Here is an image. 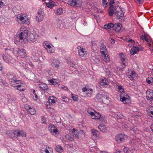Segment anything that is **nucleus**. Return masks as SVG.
I'll return each mask as SVG.
<instances>
[{
	"label": "nucleus",
	"instance_id": "1",
	"mask_svg": "<svg viewBox=\"0 0 153 153\" xmlns=\"http://www.w3.org/2000/svg\"><path fill=\"white\" fill-rule=\"evenodd\" d=\"M114 13L119 19L124 16L123 12L119 6H116L114 8H110L109 9V14L110 16H112Z\"/></svg>",
	"mask_w": 153,
	"mask_h": 153
},
{
	"label": "nucleus",
	"instance_id": "2",
	"mask_svg": "<svg viewBox=\"0 0 153 153\" xmlns=\"http://www.w3.org/2000/svg\"><path fill=\"white\" fill-rule=\"evenodd\" d=\"M68 4L73 7H80L82 5V1L81 0H68Z\"/></svg>",
	"mask_w": 153,
	"mask_h": 153
},
{
	"label": "nucleus",
	"instance_id": "3",
	"mask_svg": "<svg viewBox=\"0 0 153 153\" xmlns=\"http://www.w3.org/2000/svg\"><path fill=\"white\" fill-rule=\"evenodd\" d=\"M29 32L27 30H24L23 31L21 32L19 36V41L22 42V40L24 39L27 40V38Z\"/></svg>",
	"mask_w": 153,
	"mask_h": 153
},
{
	"label": "nucleus",
	"instance_id": "4",
	"mask_svg": "<svg viewBox=\"0 0 153 153\" xmlns=\"http://www.w3.org/2000/svg\"><path fill=\"white\" fill-rule=\"evenodd\" d=\"M44 15V12L42 9H39L38 11L37 14L36 16V19L38 22L42 21Z\"/></svg>",
	"mask_w": 153,
	"mask_h": 153
},
{
	"label": "nucleus",
	"instance_id": "5",
	"mask_svg": "<svg viewBox=\"0 0 153 153\" xmlns=\"http://www.w3.org/2000/svg\"><path fill=\"white\" fill-rule=\"evenodd\" d=\"M126 136L122 134H119L116 135L115 140L118 143H121L124 141L126 138H127Z\"/></svg>",
	"mask_w": 153,
	"mask_h": 153
},
{
	"label": "nucleus",
	"instance_id": "6",
	"mask_svg": "<svg viewBox=\"0 0 153 153\" xmlns=\"http://www.w3.org/2000/svg\"><path fill=\"white\" fill-rule=\"evenodd\" d=\"M38 37V36L35 33H29L27 41L29 42H35Z\"/></svg>",
	"mask_w": 153,
	"mask_h": 153
},
{
	"label": "nucleus",
	"instance_id": "7",
	"mask_svg": "<svg viewBox=\"0 0 153 153\" xmlns=\"http://www.w3.org/2000/svg\"><path fill=\"white\" fill-rule=\"evenodd\" d=\"M17 56L24 58L26 56V51L22 48H19L17 51Z\"/></svg>",
	"mask_w": 153,
	"mask_h": 153
},
{
	"label": "nucleus",
	"instance_id": "8",
	"mask_svg": "<svg viewBox=\"0 0 153 153\" xmlns=\"http://www.w3.org/2000/svg\"><path fill=\"white\" fill-rule=\"evenodd\" d=\"M146 98L148 100L150 101L153 100V91L152 90H147L146 92Z\"/></svg>",
	"mask_w": 153,
	"mask_h": 153
},
{
	"label": "nucleus",
	"instance_id": "9",
	"mask_svg": "<svg viewBox=\"0 0 153 153\" xmlns=\"http://www.w3.org/2000/svg\"><path fill=\"white\" fill-rule=\"evenodd\" d=\"M106 94L104 93V94H97L95 97V100L99 102L102 101L103 99L106 96Z\"/></svg>",
	"mask_w": 153,
	"mask_h": 153
},
{
	"label": "nucleus",
	"instance_id": "10",
	"mask_svg": "<svg viewBox=\"0 0 153 153\" xmlns=\"http://www.w3.org/2000/svg\"><path fill=\"white\" fill-rule=\"evenodd\" d=\"M122 25L120 23H117L113 24V29L117 32H120L121 30Z\"/></svg>",
	"mask_w": 153,
	"mask_h": 153
},
{
	"label": "nucleus",
	"instance_id": "11",
	"mask_svg": "<svg viewBox=\"0 0 153 153\" xmlns=\"http://www.w3.org/2000/svg\"><path fill=\"white\" fill-rule=\"evenodd\" d=\"M77 49H78V52L79 55L81 56H84L86 53L85 49L83 48H81L80 46H78L77 48Z\"/></svg>",
	"mask_w": 153,
	"mask_h": 153
},
{
	"label": "nucleus",
	"instance_id": "12",
	"mask_svg": "<svg viewBox=\"0 0 153 153\" xmlns=\"http://www.w3.org/2000/svg\"><path fill=\"white\" fill-rule=\"evenodd\" d=\"M2 57L4 61L6 62H10L13 63L14 60L11 56H9V57L5 56L4 55H2Z\"/></svg>",
	"mask_w": 153,
	"mask_h": 153
},
{
	"label": "nucleus",
	"instance_id": "13",
	"mask_svg": "<svg viewBox=\"0 0 153 153\" xmlns=\"http://www.w3.org/2000/svg\"><path fill=\"white\" fill-rule=\"evenodd\" d=\"M100 51L102 55L107 53L105 46L103 44H101L100 47Z\"/></svg>",
	"mask_w": 153,
	"mask_h": 153
},
{
	"label": "nucleus",
	"instance_id": "14",
	"mask_svg": "<svg viewBox=\"0 0 153 153\" xmlns=\"http://www.w3.org/2000/svg\"><path fill=\"white\" fill-rule=\"evenodd\" d=\"M48 129L50 132L52 133H56L58 131L57 128L55 127V126L53 125H50Z\"/></svg>",
	"mask_w": 153,
	"mask_h": 153
},
{
	"label": "nucleus",
	"instance_id": "15",
	"mask_svg": "<svg viewBox=\"0 0 153 153\" xmlns=\"http://www.w3.org/2000/svg\"><path fill=\"white\" fill-rule=\"evenodd\" d=\"M120 57L121 59V60L123 63V65H122V67H120L121 68H125L126 65L124 62L125 61V56L124 54H122L121 53L120 54Z\"/></svg>",
	"mask_w": 153,
	"mask_h": 153
},
{
	"label": "nucleus",
	"instance_id": "16",
	"mask_svg": "<svg viewBox=\"0 0 153 153\" xmlns=\"http://www.w3.org/2000/svg\"><path fill=\"white\" fill-rule=\"evenodd\" d=\"M11 85L14 87L15 89L18 90L20 91H23L25 89L24 88H23V86L21 85H15V84H13V85Z\"/></svg>",
	"mask_w": 153,
	"mask_h": 153
},
{
	"label": "nucleus",
	"instance_id": "17",
	"mask_svg": "<svg viewBox=\"0 0 153 153\" xmlns=\"http://www.w3.org/2000/svg\"><path fill=\"white\" fill-rule=\"evenodd\" d=\"M109 84L108 81L105 78L102 79L100 82V85L103 87H106V86L108 85Z\"/></svg>",
	"mask_w": 153,
	"mask_h": 153
},
{
	"label": "nucleus",
	"instance_id": "18",
	"mask_svg": "<svg viewBox=\"0 0 153 153\" xmlns=\"http://www.w3.org/2000/svg\"><path fill=\"white\" fill-rule=\"evenodd\" d=\"M91 131L93 138L94 137V139L97 138L99 135V132L96 130L94 129H92Z\"/></svg>",
	"mask_w": 153,
	"mask_h": 153
},
{
	"label": "nucleus",
	"instance_id": "19",
	"mask_svg": "<svg viewBox=\"0 0 153 153\" xmlns=\"http://www.w3.org/2000/svg\"><path fill=\"white\" fill-rule=\"evenodd\" d=\"M8 78L11 82H13L14 80L16 79L17 77L16 75L14 74H10L8 75Z\"/></svg>",
	"mask_w": 153,
	"mask_h": 153
},
{
	"label": "nucleus",
	"instance_id": "20",
	"mask_svg": "<svg viewBox=\"0 0 153 153\" xmlns=\"http://www.w3.org/2000/svg\"><path fill=\"white\" fill-rule=\"evenodd\" d=\"M139 51V48L137 47H135L131 49L130 53L132 55H134L138 52Z\"/></svg>",
	"mask_w": 153,
	"mask_h": 153
},
{
	"label": "nucleus",
	"instance_id": "21",
	"mask_svg": "<svg viewBox=\"0 0 153 153\" xmlns=\"http://www.w3.org/2000/svg\"><path fill=\"white\" fill-rule=\"evenodd\" d=\"M94 115L92 116V119H100V120H102V116L99 113H96L95 114H94Z\"/></svg>",
	"mask_w": 153,
	"mask_h": 153
},
{
	"label": "nucleus",
	"instance_id": "22",
	"mask_svg": "<svg viewBox=\"0 0 153 153\" xmlns=\"http://www.w3.org/2000/svg\"><path fill=\"white\" fill-rule=\"evenodd\" d=\"M39 88L44 91L47 90L48 89V87L47 84L44 83H42L40 84L39 86Z\"/></svg>",
	"mask_w": 153,
	"mask_h": 153
},
{
	"label": "nucleus",
	"instance_id": "23",
	"mask_svg": "<svg viewBox=\"0 0 153 153\" xmlns=\"http://www.w3.org/2000/svg\"><path fill=\"white\" fill-rule=\"evenodd\" d=\"M55 3L53 1H50L49 2L47 3L46 4V5L47 7L52 9L53 8L54 6H55Z\"/></svg>",
	"mask_w": 153,
	"mask_h": 153
},
{
	"label": "nucleus",
	"instance_id": "24",
	"mask_svg": "<svg viewBox=\"0 0 153 153\" xmlns=\"http://www.w3.org/2000/svg\"><path fill=\"white\" fill-rule=\"evenodd\" d=\"M98 128L103 132H105L107 130L106 127L103 124L100 125L98 126Z\"/></svg>",
	"mask_w": 153,
	"mask_h": 153
},
{
	"label": "nucleus",
	"instance_id": "25",
	"mask_svg": "<svg viewBox=\"0 0 153 153\" xmlns=\"http://www.w3.org/2000/svg\"><path fill=\"white\" fill-rule=\"evenodd\" d=\"M60 63L59 61L58 60H55L52 62L53 66H54L56 68H58L59 67Z\"/></svg>",
	"mask_w": 153,
	"mask_h": 153
},
{
	"label": "nucleus",
	"instance_id": "26",
	"mask_svg": "<svg viewBox=\"0 0 153 153\" xmlns=\"http://www.w3.org/2000/svg\"><path fill=\"white\" fill-rule=\"evenodd\" d=\"M56 98L54 97L51 96L48 98V101L50 103H54L56 102Z\"/></svg>",
	"mask_w": 153,
	"mask_h": 153
},
{
	"label": "nucleus",
	"instance_id": "27",
	"mask_svg": "<svg viewBox=\"0 0 153 153\" xmlns=\"http://www.w3.org/2000/svg\"><path fill=\"white\" fill-rule=\"evenodd\" d=\"M103 56V59L105 62H107L110 60V58L108 55L107 54V53L102 54Z\"/></svg>",
	"mask_w": 153,
	"mask_h": 153
},
{
	"label": "nucleus",
	"instance_id": "28",
	"mask_svg": "<svg viewBox=\"0 0 153 153\" xmlns=\"http://www.w3.org/2000/svg\"><path fill=\"white\" fill-rule=\"evenodd\" d=\"M113 24L111 23H109L108 24L105 25L104 26V28L106 29H110L111 28H113Z\"/></svg>",
	"mask_w": 153,
	"mask_h": 153
},
{
	"label": "nucleus",
	"instance_id": "29",
	"mask_svg": "<svg viewBox=\"0 0 153 153\" xmlns=\"http://www.w3.org/2000/svg\"><path fill=\"white\" fill-rule=\"evenodd\" d=\"M28 111V112L31 115H34L36 113V111L34 108H31L30 107Z\"/></svg>",
	"mask_w": 153,
	"mask_h": 153
},
{
	"label": "nucleus",
	"instance_id": "30",
	"mask_svg": "<svg viewBox=\"0 0 153 153\" xmlns=\"http://www.w3.org/2000/svg\"><path fill=\"white\" fill-rule=\"evenodd\" d=\"M13 134H14V135L16 137V138H17V137H18L20 136V133L19 132V130H15V131H14L13 132Z\"/></svg>",
	"mask_w": 153,
	"mask_h": 153
},
{
	"label": "nucleus",
	"instance_id": "31",
	"mask_svg": "<svg viewBox=\"0 0 153 153\" xmlns=\"http://www.w3.org/2000/svg\"><path fill=\"white\" fill-rule=\"evenodd\" d=\"M56 151L59 152H62L63 151L62 147L59 146H56Z\"/></svg>",
	"mask_w": 153,
	"mask_h": 153
},
{
	"label": "nucleus",
	"instance_id": "32",
	"mask_svg": "<svg viewBox=\"0 0 153 153\" xmlns=\"http://www.w3.org/2000/svg\"><path fill=\"white\" fill-rule=\"evenodd\" d=\"M17 18L18 19H19L20 21H22L23 22L26 21V20L24 18V17L20 14H18L17 16Z\"/></svg>",
	"mask_w": 153,
	"mask_h": 153
},
{
	"label": "nucleus",
	"instance_id": "33",
	"mask_svg": "<svg viewBox=\"0 0 153 153\" xmlns=\"http://www.w3.org/2000/svg\"><path fill=\"white\" fill-rule=\"evenodd\" d=\"M129 97L128 96H126V97H122L121 99V101L123 102L124 103H126V101L127 100H128V98Z\"/></svg>",
	"mask_w": 153,
	"mask_h": 153
},
{
	"label": "nucleus",
	"instance_id": "34",
	"mask_svg": "<svg viewBox=\"0 0 153 153\" xmlns=\"http://www.w3.org/2000/svg\"><path fill=\"white\" fill-rule=\"evenodd\" d=\"M48 80L52 85H55L56 84L57 82H56V79H52Z\"/></svg>",
	"mask_w": 153,
	"mask_h": 153
},
{
	"label": "nucleus",
	"instance_id": "35",
	"mask_svg": "<svg viewBox=\"0 0 153 153\" xmlns=\"http://www.w3.org/2000/svg\"><path fill=\"white\" fill-rule=\"evenodd\" d=\"M146 82L149 84H153V79L151 77L147 79Z\"/></svg>",
	"mask_w": 153,
	"mask_h": 153
},
{
	"label": "nucleus",
	"instance_id": "36",
	"mask_svg": "<svg viewBox=\"0 0 153 153\" xmlns=\"http://www.w3.org/2000/svg\"><path fill=\"white\" fill-rule=\"evenodd\" d=\"M63 12V10L62 9L59 8L56 10V14L58 15L61 14Z\"/></svg>",
	"mask_w": 153,
	"mask_h": 153
},
{
	"label": "nucleus",
	"instance_id": "37",
	"mask_svg": "<svg viewBox=\"0 0 153 153\" xmlns=\"http://www.w3.org/2000/svg\"><path fill=\"white\" fill-rule=\"evenodd\" d=\"M140 39L143 41L145 40L147 42H149V39L146 36H140Z\"/></svg>",
	"mask_w": 153,
	"mask_h": 153
},
{
	"label": "nucleus",
	"instance_id": "38",
	"mask_svg": "<svg viewBox=\"0 0 153 153\" xmlns=\"http://www.w3.org/2000/svg\"><path fill=\"white\" fill-rule=\"evenodd\" d=\"M9 136L10 138H12L13 139H16L14 134L13 132H10L9 134Z\"/></svg>",
	"mask_w": 153,
	"mask_h": 153
},
{
	"label": "nucleus",
	"instance_id": "39",
	"mask_svg": "<svg viewBox=\"0 0 153 153\" xmlns=\"http://www.w3.org/2000/svg\"><path fill=\"white\" fill-rule=\"evenodd\" d=\"M20 133V136H22V137H25L26 136V133L23 131H19Z\"/></svg>",
	"mask_w": 153,
	"mask_h": 153
},
{
	"label": "nucleus",
	"instance_id": "40",
	"mask_svg": "<svg viewBox=\"0 0 153 153\" xmlns=\"http://www.w3.org/2000/svg\"><path fill=\"white\" fill-rule=\"evenodd\" d=\"M13 82H15L16 84H21V85L23 84V83L20 80H18L17 79V77L16 79L14 80V81Z\"/></svg>",
	"mask_w": 153,
	"mask_h": 153
},
{
	"label": "nucleus",
	"instance_id": "41",
	"mask_svg": "<svg viewBox=\"0 0 153 153\" xmlns=\"http://www.w3.org/2000/svg\"><path fill=\"white\" fill-rule=\"evenodd\" d=\"M135 74V73L134 72V71H132L131 74L132 75H128V77L129 79L131 80H134V77L133 76V75L134 74Z\"/></svg>",
	"mask_w": 153,
	"mask_h": 153
},
{
	"label": "nucleus",
	"instance_id": "42",
	"mask_svg": "<svg viewBox=\"0 0 153 153\" xmlns=\"http://www.w3.org/2000/svg\"><path fill=\"white\" fill-rule=\"evenodd\" d=\"M65 137H66V138L69 141H71L74 140L72 137H71V136H70L68 134H66L65 136Z\"/></svg>",
	"mask_w": 153,
	"mask_h": 153
},
{
	"label": "nucleus",
	"instance_id": "43",
	"mask_svg": "<svg viewBox=\"0 0 153 153\" xmlns=\"http://www.w3.org/2000/svg\"><path fill=\"white\" fill-rule=\"evenodd\" d=\"M79 136L80 137H85V134L84 133L83 131H81L79 132Z\"/></svg>",
	"mask_w": 153,
	"mask_h": 153
},
{
	"label": "nucleus",
	"instance_id": "44",
	"mask_svg": "<svg viewBox=\"0 0 153 153\" xmlns=\"http://www.w3.org/2000/svg\"><path fill=\"white\" fill-rule=\"evenodd\" d=\"M114 3V0H110V2L109 3V5L110 6V7L109 8V9L110 8H114V7H112L113 6V5L112 4Z\"/></svg>",
	"mask_w": 153,
	"mask_h": 153
},
{
	"label": "nucleus",
	"instance_id": "45",
	"mask_svg": "<svg viewBox=\"0 0 153 153\" xmlns=\"http://www.w3.org/2000/svg\"><path fill=\"white\" fill-rule=\"evenodd\" d=\"M102 3L103 7H106L108 4L107 1L106 0H102Z\"/></svg>",
	"mask_w": 153,
	"mask_h": 153
},
{
	"label": "nucleus",
	"instance_id": "46",
	"mask_svg": "<svg viewBox=\"0 0 153 153\" xmlns=\"http://www.w3.org/2000/svg\"><path fill=\"white\" fill-rule=\"evenodd\" d=\"M42 123L44 124H46V119L45 117H42Z\"/></svg>",
	"mask_w": 153,
	"mask_h": 153
},
{
	"label": "nucleus",
	"instance_id": "47",
	"mask_svg": "<svg viewBox=\"0 0 153 153\" xmlns=\"http://www.w3.org/2000/svg\"><path fill=\"white\" fill-rule=\"evenodd\" d=\"M118 89L120 92H123L124 91V89L122 86H119Z\"/></svg>",
	"mask_w": 153,
	"mask_h": 153
},
{
	"label": "nucleus",
	"instance_id": "48",
	"mask_svg": "<svg viewBox=\"0 0 153 153\" xmlns=\"http://www.w3.org/2000/svg\"><path fill=\"white\" fill-rule=\"evenodd\" d=\"M88 113L91 116V117L92 118V116L94 115V113L91 111L90 110H88Z\"/></svg>",
	"mask_w": 153,
	"mask_h": 153
},
{
	"label": "nucleus",
	"instance_id": "49",
	"mask_svg": "<svg viewBox=\"0 0 153 153\" xmlns=\"http://www.w3.org/2000/svg\"><path fill=\"white\" fill-rule=\"evenodd\" d=\"M72 98L73 99V100L74 101H76L78 100V97L76 95L72 96Z\"/></svg>",
	"mask_w": 153,
	"mask_h": 153
},
{
	"label": "nucleus",
	"instance_id": "50",
	"mask_svg": "<svg viewBox=\"0 0 153 153\" xmlns=\"http://www.w3.org/2000/svg\"><path fill=\"white\" fill-rule=\"evenodd\" d=\"M137 3L142 4L143 2V0H134Z\"/></svg>",
	"mask_w": 153,
	"mask_h": 153
},
{
	"label": "nucleus",
	"instance_id": "51",
	"mask_svg": "<svg viewBox=\"0 0 153 153\" xmlns=\"http://www.w3.org/2000/svg\"><path fill=\"white\" fill-rule=\"evenodd\" d=\"M91 43L92 46L95 45L96 44L95 40L94 39L93 40L91 41Z\"/></svg>",
	"mask_w": 153,
	"mask_h": 153
},
{
	"label": "nucleus",
	"instance_id": "52",
	"mask_svg": "<svg viewBox=\"0 0 153 153\" xmlns=\"http://www.w3.org/2000/svg\"><path fill=\"white\" fill-rule=\"evenodd\" d=\"M34 95L33 97V99L35 100H37L38 99L37 95L36 94H34Z\"/></svg>",
	"mask_w": 153,
	"mask_h": 153
},
{
	"label": "nucleus",
	"instance_id": "53",
	"mask_svg": "<svg viewBox=\"0 0 153 153\" xmlns=\"http://www.w3.org/2000/svg\"><path fill=\"white\" fill-rule=\"evenodd\" d=\"M73 135L74 137H79V132H77L76 133V134H73Z\"/></svg>",
	"mask_w": 153,
	"mask_h": 153
},
{
	"label": "nucleus",
	"instance_id": "54",
	"mask_svg": "<svg viewBox=\"0 0 153 153\" xmlns=\"http://www.w3.org/2000/svg\"><path fill=\"white\" fill-rule=\"evenodd\" d=\"M127 42H128L131 43V44L134 43L135 42L132 39H128Z\"/></svg>",
	"mask_w": 153,
	"mask_h": 153
},
{
	"label": "nucleus",
	"instance_id": "55",
	"mask_svg": "<svg viewBox=\"0 0 153 153\" xmlns=\"http://www.w3.org/2000/svg\"><path fill=\"white\" fill-rule=\"evenodd\" d=\"M68 64L69 65H70L71 67H74V65L72 63L70 62H68Z\"/></svg>",
	"mask_w": 153,
	"mask_h": 153
},
{
	"label": "nucleus",
	"instance_id": "56",
	"mask_svg": "<svg viewBox=\"0 0 153 153\" xmlns=\"http://www.w3.org/2000/svg\"><path fill=\"white\" fill-rule=\"evenodd\" d=\"M3 6V2L1 1H0V8L2 7Z\"/></svg>",
	"mask_w": 153,
	"mask_h": 153
},
{
	"label": "nucleus",
	"instance_id": "57",
	"mask_svg": "<svg viewBox=\"0 0 153 153\" xmlns=\"http://www.w3.org/2000/svg\"><path fill=\"white\" fill-rule=\"evenodd\" d=\"M106 96L105 97H106L105 98V100H107L108 101V102H109L110 101V98L109 97H107V94H106Z\"/></svg>",
	"mask_w": 153,
	"mask_h": 153
},
{
	"label": "nucleus",
	"instance_id": "58",
	"mask_svg": "<svg viewBox=\"0 0 153 153\" xmlns=\"http://www.w3.org/2000/svg\"><path fill=\"white\" fill-rule=\"evenodd\" d=\"M47 50L48 53H53V52L52 51L51 49H47Z\"/></svg>",
	"mask_w": 153,
	"mask_h": 153
},
{
	"label": "nucleus",
	"instance_id": "59",
	"mask_svg": "<svg viewBox=\"0 0 153 153\" xmlns=\"http://www.w3.org/2000/svg\"><path fill=\"white\" fill-rule=\"evenodd\" d=\"M82 91L84 92H85L88 91L86 87L83 88L82 89Z\"/></svg>",
	"mask_w": 153,
	"mask_h": 153
},
{
	"label": "nucleus",
	"instance_id": "60",
	"mask_svg": "<svg viewBox=\"0 0 153 153\" xmlns=\"http://www.w3.org/2000/svg\"><path fill=\"white\" fill-rule=\"evenodd\" d=\"M111 44H114L115 43V40L112 38L111 39Z\"/></svg>",
	"mask_w": 153,
	"mask_h": 153
},
{
	"label": "nucleus",
	"instance_id": "61",
	"mask_svg": "<svg viewBox=\"0 0 153 153\" xmlns=\"http://www.w3.org/2000/svg\"><path fill=\"white\" fill-rule=\"evenodd\" d=\"M68 101V99L67 97H65V99H64V100H62L63 101L67 102Z\"/></svg>",
	"mask_w": 153,
	"mask_h": 153
},
{
	"label": "nucleus",
	"instance_id": "62",
	"mask_svg": "<svg viewBox=\"0 0 153 153\" xmlns=\"http://www.w3.org/2000/svg\"><path fill=\"white\" fill-rule=\"evenodd\" d=\"M61 88L62 89H63L64 90H66L68 89V88H67V87L65 86L62 87Z\"/></svg>",
	"mask_w": 153,
	"mask_h": 153
},
{
	"label": "nucleus",
	"instance_id": "63",
	"mask_svg": "<svg viewBox=\"0 0 153 153\" xmlns=\"http://www.w3.org/2000/svg\"><path fill=\"white\" fill-rule=\"evenodd\" d=\"M114 153H122V152L119 150H116Z\"/></svg>",
	"mask_w": 153,
	"mask_h": 153
},
{
	"label": "nucleus",
	"instance_id": "64",
	"mask_svg": "<svg viewBox=\"0 0 153 153\" xmlns=\"http://www.w3.org/2000/svg\"><path fill=\"white\" fill-rule=\"evenodd\" d=\"M151 129L152 131H153V124H152L151 127L150 128Z\"/></svg>",
	"mask_w": 153,
	"mask_h": 153
}]
</instances>
